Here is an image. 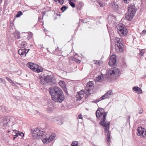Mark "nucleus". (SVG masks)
Returning <instances> with one entry per match:
<instances>
[{"label": "nucleus", "instance_id": "1", "mask_svg": "<svg viewBox=\"0 0 146 146\" xmlns=\"http://www.w3.org/2000/svg\"><path fill=\"white\" fill-rule=\"evenodd\" d=\"M52 99L54 102L61 103L64 99L62 90L57 87H51L49 89Z\"/></svg>", "mask_w": 146, "mask_h": 146}, {"label": "nucleus", "instance_id": "2", "mask_svg": "<svg viewBox=\"0 0 146 146\" xmlns=\"http://www.w3.org/2000/svg\"><path fill=\"white\" fill-rule=\"evenodd\" d=\"M107 113V112H104L102 120L100 122V124L104 127V131L106 132L107 133L106 135L107 141L108 142H109L110 141L111 132L109 130L110 128V122L107 121L105 122Z\"/></svg>", "mask_w": 146, "mask_h": 146}, {"label": "nucleus", "instance_id": "3", "mask_svg": "<svg viewBox=\"0 0 146 146\" xmlns=\"http://www.w3.org/2000/svg\"><path fill=\"white\" fill-rule=\"evenodd\" d=\"M120 75V71L119 69L117 68H115L114 70H110L108 72L107 74V77L112 76L116 77Z\"/></svg>", "mask_w": 146, "mask_h": 146}, {"label": "nucleus", "instance_id": "4", "mask_svg": "<svg viewBox=\"0 0 146 146\" xmlns=\"http://www.w3.org/2000/svg\"><path fill=\"white\" fill-rule=\"evenodd\" d=\"M56 135L54 133H52L51 135L47 134L42 139L44 143H48L52 141L55 138Z\"/></svg>", "mask_w": 146, "mask_h": 146}, {"label": "nucleus", "instance_id": "5", "mask_svg": "<svg viewBox=\"0 0 146 146\" xmlns=\"http://www.w3.org/2000/svg\"><path fill=\"white\" fill-rule=\"evenodd\" d=\"M44 80L46 83L50 85H52L56 83L54 78L52 75H48L44 77Z\"/></svg>", "mask_w": 146, "mask_h": 146}, {"label": "nucleus", "instance_id": "6", "mask_svg": "<svg viewBox=\"0 0 146 146\" xmlns=\"http://www.w3.org/2000/svg\"><path fill=\"white\" fill-rule=\"evenodd\" d=\"M31 133L32 134H34V136H36L35 137L37 138L40 137V136H42L44 134L43 132L38 129V128L31 129Z\"/></svg>", "mask_w": 146, "mask_h": 146}, {"label": "nucleus", "instance_id": "7", "mask_svg": "<svg viewBox=\"0 0 146 146\" xmlns=\"http://www.w3.org/2000/svg\"><path fill=\"white\" fill-rule=\"evenodd\" d=\"M119 27H117V31L121 36H125L127 34V31L125 28H123L120 24L118 25Z\"/></svg>", "mask_w": 146, "mask_h": 146}, {"label": "nucleus", "instance_id": "8", "mask_svg": "<svg viewBox=\"0 0 146 146\" xmlns=\"http://www.w3.org/2000/svg\"><path fill=\"white\" fill-rule=\"evenodd\" d=\"M27 65L28 67L33 70L36 71L38 73L42 71V69H39L37 67V66L36 64H34L32 63H28Z\"/></svg>", "mask_w": 146, "mask_h": 146}, {"label": "nucleus", "instance_id": "9", "mask_svg": "<svg viewBox=\"0 0 146 146\" xmlns=\"http://www.w3.org/2000/svg\"><path fill=\"white\" fill-rule=\"evenodd\" d=\"M138 133H137L138 136H141L143 137H146V131H145V129L141 127H138L137 129Z\"/></svg>", "mask_w": 146, "mask_h": 146}, {"label": "nucleus", "instance_id": "10", "mask_svg": "<svg viewBox=\"0 0 146 146\" xmlns=\"http://www.w3.org/2000/svg\"><path fill=\"white\" fill-rule=\"evenodd\" d=\"M116 62V58L115 56L113 55H111L110 58L109 64L111 66H115L117 64Z\"/></svg>", "mask_w": 146, "mask_h": 146}, {"label": "nucleus", "instance_id": "11", "mask_svg": "<svg viewBox=\"0 0 146 146\" xmlns=\"http://www.w3.org/2000/svg\"><path fill=\"white\" fill-rule=\"evenodd\" d=\"M123 47L124 46L123 44H121V45L116 44V45H115V50L116 52L117 53L121 52L123 50Z\"/></svg>", "mask_w": 146, "mask_h": 146}, {"label": "nucleus", "instance_id": "12", "mask_svg": "<svg viewBox=\"0 0 146 146\" xmlns=\"http://www.w3.org/2000/svg\"><path fill=\"white\" fill-rule=\"evenodd\" d=\"M111 7L112 9L115 11H118L119 8L118 4L114 1L111 3Z\"/></svg>", "mask_w": 146, "mask_h": 146}, {"label": "nucleus", "instance_id": "13", "mask_svg": "<svg viewBox=\"0 0 146 146\" xmlns=\"http://www.w3.org/2000/svg\"><path fill=\"white\" fill-rule=\"evenodd\" d=\"M134 16L133 14L127 11L125 14V17L127 20L131 21L133 19Z\"/></svg>", "mask_w": 146, "mask_h": 146}, {"label": "nucleus", "instance_id": "14", "mask_svg": "<svg viewBox=\"0 0 146 146\" xmlns=\"http://www.w3.org/2000/svg\"><path fill=\"white\" fill-rule=\"evenodd\" d=\"M135 7L134 5H130L128 8V11L129 13L133 14L134 16L136 12V9L135 8Z\"/></svg>", "mask_w": 146, "mask_h": 146}, {"label": "nucleus", "instance_id": "15", "mask_svg": "<svg viewBox=\"0 0 146 146\" xmlns=\"http://www.w3.org/2000/svg\"><path fill=\"white\" fill-rule=\"evenodd\" d=\"M10 118H6L2 119L0 123V125L4 127L6 126L8 122L10 121Z\"/></svg>", "mask_w": 146, "mask_h": 146}, {"label": "nucleus", "instance_id": "16", "mask_svg": "<svg viewBox=\"0 0 146 146\" xmlns=\"http://www.w3.org/2000/svg\"><path fill=\"white\" fill-rule=\"evenodd\" d=\"M59 84L62 88L64 91L66 93V94L68 93L66 90V86L65 83L64 81H60L58 83Z\"/></svg>", "mask_w": 146, "mask_h": 146}, {"label": "nucleus", "instance_id": "17", "mask_svg": "<svg viewBox=\"0 0 146 146\" xmlns=\"http://www.w3.org/2000/svg\"><path fill=\"white\" fill-rule=\"evenodd\" d=\"M27 49H19V55H20L21 56L24 57L26 55V51Z\"/></svg>", "mask_w": 146, "mask_h": 146}, {"label": "nucleus", "instance_id": "18", "mask_svg": "<svg viewBox=\"0 0 146 146\" xmlns=\"http://www.w3.org/2000/svg\"><path fill=\"white\" fill-rule=\"evenodd\" d=\"M27 46V44L25 41L19 40V48L25 49Z\"/></svg>", "mask_w": 146, "mask_h": 146}, {"label": "nucleus", "instance_id": "19", "mask_svg": "<svg viewBox=\"0 0 146 146\" xmlns=\"http://www.w3.org/2000/svg\"><path fill=\"white\" fill-rule=\"evenodd\" d=\"M114 42L115 45H116V44L121 45V44H123L122 43V39L120 38L115 37L114 39Z\"/></svg>", "mask_w": 146, "mask_h": 146}, {"label": "nucleus", "instance_id": "20", "mask_svg": "<svg viewBox=\"0 0 146 146\" xmlns=\"http://www.w3.org/2000/svg\"><path fill=\"white\" fill-rule=\"evenodd\" d=\"M113 94L111 90H110L107 92L104 95L105 98H110L111 95Z\"/></svg>", "mask_w": 146, "mask_h": 146}, {"label": "nucleus", "instance_id": "21", "mask_svg": "<svg viewBox=\"0 0 146 146\" xmlns=\"http://www.w3.org/2000/svg\"><path fill=\"white\" fill-rule=\"evenodd\" d=\"M103 76L102 74L100 75L98 77H96L95 79L96 82H101L102 80V79L103 78Z\"/></svg>", "mask_w": 146, "mask_h": 146}, {"label": "nucleus", "instance_id": "22", "mask_svg": "<svg viewBox=\"0 0 146 146\" xmlns=\"http://www.w3.org/2000/svg\"><path fill=\"white\" fill-rule=\"evenodd\" d=\"M1 109L3 112H6L7 110V108L4 106L2 105L1 106Z\"/></svg>", "mask_w": 146, "mask_h": 146}, {"label": "nucleus", "instance_id": "23", "mask_svg": "<svg viewBox=\"0 0 146 146\" xmlns=\"http://www.w3.org/2000/svg\"><path fill=\"white\" fill-rule=\"evenodd\" d=\"M103 112H99L98 111H96V115L97 118H99L103 114Z\"/></svg>", "mask_w": 146, "mask_h": 146}, {"label": "nucleus", "instance_id": "24", "mask_svg": "<svg viewBox=\"0 0 146 146\" xmlns=\"http://www.w3.org/2000/svg\"><path fill=\"white\" fill-rule=\"evenodd\" d=\"M85 91L83 90H81L80 92H78V95L80 96H81L82 97H83V95L85 94Z\"/></svg>", "mask_w": 146, "mask_h": 146}, {"label": "nucleus", "instance_id": "25", "mask_svg": "<svg viewBox=\"0 0 146 146\" xmlns=\"http://www.w3.org/2000/svg\"><path fill=\"white\" fill-rule=\"evenodd\" d=\"M78 141H74L71 144V146H78Z\"/></svg>", "mask_w": 146, "mask_h": 146}, {"label": "nucleus", "instance_id": "26", "mask_svg": "<svg viewBox=\"0 0 146 146\" xmlns=\"http://www.w3.org/2000/svg\"><path fill=\"white\" fill-rule=\"evenodd\" d=\"M93 85V82L91 81L88 82L86 84V86L90 88Z\"/></svg>", "mask_w": 146, "mask_h": 146}, {"label": "nucleus", "instance_id": "27", "mask_svg": "<svg viewBox=\"0 0 146 146\" xmlns=\"http://www.w3.org/2000/svg\"><path fill=\"white\" fill-rule=\"evenodd\" d=\"M24 136V134L23 132H20L19 131V136H20V138L19 137V138H20L21 139H23V137Z\"/></svg>", "mask_w": 146, "mask_h": 146}, {"label": "nucleus", "instance_id": "28", "mask_svg": "<svg viewBox=\"0 0 146 146\" xmlns=\"http://www.w3.org/2000/svg\"><path fill=\"white\" fill-rule=\"evenodd\" d=\"M67 9V7L65 6H63L61 8V9L62 12H64Z\"/></svg>", "mask_w": 146, "mask_h": 146}, {"label": "nucleus", "instance_id": "29", "mask_svg": "<svg viewBox=\"0 0 146 146\" xmlns=\"http://www.w3.org/2000/svg\"><path fill=\"white\" fill-rule=\"evenodd\" d=\"M133 89L136 92L138 91V90H141V89L138 87H134L133 88Z\"/></svg>", "mask_w": 146, "mask_h": 146}, {"label": "nucleus", "instance_id": "30", "mask_svg": "<svg viewBox=\"0 0 146 146\" xmlns=\"http://www.w3.org/2000/svg\"><path fill=\"white\" fill-rule=\"evenodd\" d=\"M6 79H7V80L9 82L11 83H12L13 84V85H14L15 84V83H14V82H13L12 80L10 78H8V77H6Z\"/></svg>", "mask_w": 146, "mask_h": 146}, {"label": "nucleus", "instance_id": "31", "mask_svg": "<svg viewBox=\"0 0 146 146\" xmlns=\"http://www.w3.org/2000/svg\"><path fill=\"white\" fill-rule=\"evenodd\" d=\"M144 52H145L144 50L143 49V50H141V51H140L139 54L140 56H142L143 55Z\"/></svg>", "mask_w": 146, "mask_h": 146}, {"label": "nucleus", "instance_id": "32", "mask_svg": "<svg viewBox=\"0 0 146 146\" xmlns=\"http://www.w3.org/2000/svg\"><path fill=\"white\" fill-rule=\"evenodd\" d=\"M105 96H104V95L103 96H102V97L99 98H98L97 99V102H99L100 100H104L105 99Z\"/></svg>", "mask_w": 146, "mask_h": 146}, {"label": "nucleus", "instance_id": "33", "mask_svg": "<svg viewBox=\"0 0 146 146\" xmlns=\"http://www.w3.org/2000/svg\"><path fill=\"white\" fill-rule=\"evenodd\" d=\"M104 109L100 108H99L97 110L99 112H103L104 111Z\"/></svg>", "mask_w": 146, "mask_h": 146}, {"label": "nucleus", "instance_id": "34", "mask_svg": "<svg viewBox=\"0 0 146 146\" xmlns=\"http://www.w3.org/2000/svg\"><path fill=\"white\" fill-rule=\"evenodd\" d=\"M76 97L77 98L76 100L78 101H80L81 100L82 98L83 97L81 96H79L78 95L76 96Z\"/></svg>", "mask_w": 146, "mask_h": 146}, {"label": "nucleus", "instance_id": "35", "mask_svg": "<svg viewBox=\"0 0 146 146\" xmlns=\"http://www.w3.org/2000/svg\"><path fill=\"white\" fill-rule=\"evenodd\" d=\"M45 82H46V81H45L44 80V79L43 80L42 79L41 80V79H40V83L42 85H45V84L46 83Z\"/></svg>", "mask_w": 146, "mask_h": 146}, {"label": "nucleus", "instance_id": "36", "mask_svg": "<svg viewBox=\"0 0 146 146\" xmlns=\"http://www.w3.org/2000/svg\"><path fill=\"white\" fill-rule=\"evenodd\" d=\"M70 5L73 8L75 7V4L73 2H69Z\"/></svg>", "mask_w": 146, "mask_h": 146}, {"label": "nucleus", "instance_id": "37", "mask_svg": "<svg viewBox=\"0 0 146 146\" xmlns=\"http://www.w3.org/2000/svg\"><path fill=\"white\" fill-rule=\"evenodd\" d=\"M99 4L101 7H103L105 5V4H104L101 2H99Z\"/></svg>", "mask_w": 146, "mask_h": 146}, {"label": "nucleus", "instance_id": "38", "mask_svg": "<svg viewBox=\"0 0 146 146\" xmlns=\"http://www.w3.org/2000/svg\"><path fill=\"white\" fill-rule=\"evenodd\" d=\"M28 33L29 35V38H31V37H32V35H33L32 33L30 32H28Z\"/></svg>", "mask_w": 146, "mask_h": 146}, {"label": "nucleus", "instance_id": "39", "mask_svg": "<svg viewBox=\"0 0 146 146\" xmlns=\"http://www.w3.org/2000/svg\"><path fill=\"white\" fill-rule=\"evenodd\" d=\"M61 4H62L64 2V1L63 0H59L58 1Z\"/></svg>", "mask_w": 146, "mask_h": 146}, {"label": "nucleus", "instance_id": "40", "mask_svg": "<svg viewBox=\"0 0 146 146\" xmlns=\"http://www.w3.org/2000/svg\"><path fill=\"white\" fill-rule=\"evenodd\" d=\"M23 15L21 11H19V17Z\"/></svg>", "mask_w": 146, "mask_h": 146}, {"label": "nucleus", "instance_id": "41", "mask_svg": "<svg viewBox=\"0 0 146 146\" xmlns=\"http://www.w3.org/2000/svg\"><path fill=\"white\" fill-rule=\"evenodd\" d=\"M122 64H123V66L124 67H127V65H126V64L125 62H123V63Z\"/></svg>", "mask_w": 146, "mask_h": 146}, {"label": "nucleus", "instance_id": "42", "mask_svg": "<svg viewBox=\"0 0 146 146\" xmlns=\"http://www.w3.org/2000/svg\"><path fill=\"white\" fill-rule=\"evenodd\" d=\"M143 112V110L142 109H141L140 110H139V113L140 114L142 113Z\"/></svg>", "mask_w": 146, "mask_h": 146}, {"label": "nucleus", "instance_id": "43", "mask_svg": "<svg viewBox=\"0 0 146 146\" xmlns=\"http://www.w3.org/2000/svg\"><path fill=\"white\" fill-rule=\"evenodd\" d=\"M78 117L80 119H82L83 117L81 114H80L79 116Z\"/></svg>", "mask_w": 146, "mask_h": 146}, {"label": "nucleus", "instance_id": "44", "mask_svg": "<svg viewBox=\"0 0 146 146\" xmlns=\"http://www.w3.org/2000/svg\"><path fill=\"white\" fill-rule=\"evenodd\" d=\"M92 102L96 103L97 102H97V99L94 100Z\"/></svg>", "mask_w": 146, "mask_h": 146}, {"label": "nucleus", "instance_id": "45", "mask_svg": "<svg viewBox=\"0 0 146 146\" xmlns=\"http://www.w3.org/2000/svg\"><path fill=\"white\" fill-rule=\"evenodd\" d=\"M0 81L1 82H0L3 83V82H4V80L2 78H0Z\"/></svg>", "mask_w": 146, "mask_h": 146}, {"label": "nucleus", "instance_id": "46", "mask_svg": "<svg viewBox=\"0 0 146 146\" xmlns=\"http://www.w3.org/2000/svg\"><path fill=\"white\" fill-rule=\"evenodd\" d=\"M138 93H142V90H138V91H137Z\"/></svg>", "mask_w": 146, "mask_h": 146}, {"label": "nucleus", "instance_id": "47", "mask_svg": "<svg viewBox=\"0 0 146 146\" xmlns=\"http://www.w3.org/2000/svg\"><path fill=\"white\" fill-rule=\"evenodd\" d=\"M69 1V2H72V1L75 2L76 1V0H68Z\"/></svg>", "mask_w": 146, "mask_h": 146}, {"label": "nucleus", "instance_id": "48", "mask_svg": "<svg viewBox=\"0 0 146 146\" xmlns=\"http://www.w3.org/2000/svg\"><path fill=\"white\" fill-rule=\"evenodd\" d=\"M109 16L111 17V18H113L114 19L115 18L114 16V15H109Z\"/></svg>", "mask_w": 146, "mask_h": 146}, {"label": "nucleus", "instance_id": "49", "mask_svg": "<svg viewBox=\"0 0 146 146\" xmlns=\"http://www.w3.org/2000/svg\"><path fill=\"white\" fill-rule=\"evenodd\" d=\"M142 32L144 34L146 33V30H144Z\"/></svg>", "mask_w": 146, "mask_h": 146}, {"label": "nucleus", "instance_id": "50", "mask_svg": "<svg viewBox=\"0 0 146 146\" xmlns=\"http://www.w3.org/2000/svg\"><path fill=\"white\" fill-rule=\"evenodd\" d=\"M99 63V62L98 61H96L95 63H94V64H98Z\"/></svg>", "mask_w": 146, "mask_h": 146}, {"label": "nucleus", "instance_id": "51", "mask_svg": "<svg viewBox=\"0 0 146 146\" xmlns=\"http://www.w3.org/2000/svg\"><path fill=\"white\" fill-rule=\"evenodd\" d=\"M21 38H22V37L21 36V33H19V39ZM22 38H23V37H22Z\"/></svg>", "mask_w": 146, "mask_h": 146}, {"label": "nucleus", "instance_id": "52", "mask_svg": "<svg viewBox=\"0 0 146 146\" xmlns=\"http://www.w3.org/2000/svg\"><path fill=\"white\" fill-rule=\"evenodd\" d=\"M15 17H18V12L17 13V15L15 16Z\"/></svg>", "mask_w": 146, "mask_h": 146}, {"label": "nucleus", "instance_id": "53", "mask_svg": "<svg viewBox=\"0 0 146 146\" xmlns=\"http://www.w3.org/2000/svg\"><path fill=\"white\" fill-rule=\"evenodd\" d=\"M15 136H17V137H18V133H16V134L15 135Z\"/></svg>", "mask_w": 146, "mask_h": 146}, {"label": "nucleus", "instance_id": "54", "mask_svg": "<svg viewBox=\"0 0 146 146\" xmlns=\"http://www.w3.org/2000/svg\"><path fill=\"white\" fill-rule=\"evenodd\" d=\"M112 48H113V46H112V45H111V50L112 49Z\"/></svg>", "mask_w": 146, "mask_h": 146}, {"label": "nucleus", "instance_id": "55", "mask_svg": "<svg viewBox=\"0 0 146 146\" xmlns=\"http://www.w3.org/2000/svg\"><path fill=\"white\" fill-rule=\"evenodd\" d=\"M80 60H78V61H77V62L78 63H80Z\"/></svg>", "mask_w": 146, "mask_h": 146}, {"label": "nucleus", "instance_id": "56", "mask_svg": "<svg viewBox=\"0 0 146 146\" xmlns=\"http://www.w3.org/2000/svg\"><path fill=\"white\" fill-rule=\"evenodd\" d=\"M59 0H54V1L55 2H57Z\"/></svg>", "mask_w": 146, "mask_h": 146}, {"label": "nucleus", "instance_id": "57", "mask_svg": "<svg viewBox=\"0 0 146 146\" xmlns=\"http://www.w3.org/2000/svg\"><path fill=\"white\" fill-rule=\"evenodd\" d=\"M29 49H28V51H27V52H26L27 53L29 51Z\"/></svg>", "mask_w": 146, "mask_h": 146}, {"label": "nucleus", "instance_id": "58", "mask_svg": "<svg viewBox=\"0 0 146 146\" xmlns=\"http://www.w3.org/2000/svg\"><path fill=\"white\" fill-rule=\"evenodd\" d=\"M83 22L84 23H86V22H85V21H83Z\"/></svg>", "mask_w": 146, "mask_h": 146}, {"label": "nucleus", "instance_id": "59", "mask_svg": "<svg viewBox=\"0 0 146 146\" xmlns=\"http://www.w3.org/2000/svg\"><path fill=\"white\" fill-rule=\"evenodd\" d=\"M83 22L84 23H86V22H85V21H83Z\"/></svg>", "mask_w": 146, "mask_h": 146}, {"label": "nucleus", "instance_id": "60", "mask_svg": "<svg viewBox=\"0 0 146 146\" xmlns=\"http://www.w3.org/2000/svg\"><path fill=\"white\" fill-rule=\"evenodd\" d=\"M16 138V137H14V138H13V139H15Z\"/></svg>", "mask_w": 146, "mask_h": 146}, {"label": "nucleus", "instance_id": "61", "mask_svg": "<svg viewBox=\"0 0 146 146\" xmlns=\"http://www.w3.org/2000/svg\"><path fill=\"white\" fill-rule=\"evenodd\" d=\"M80 20H81V19H80ZM81 21H82V19H81Z\"/></svg>", "mask_w": 146, "mask_h": 146}, {"label": "nucleus", "instance_id": "62", "mask_svg": "<svg viewBox=\"0 0 146 146\" xmlns=\"http://www.w3.org/2000/svg\"><path fill=\"white\" fill-rule=\"evenodd\" d=\"M18 36H17V37L16 38H18Z\"/></svg>", "mask_w": 146, "mask_h": 146}, {"label": "nucleus", "instance_id": "63", "mask_svg": "<svg viewBox=\"0 0 146 146\" xmlns=\"http://www.w3.org/2000/svg\"><path fill=\"white\" fill-rule=\"evenodd\" d=\"M15 131H16V130H15ZM18 131V132H19L18 131Z\"/></svg>", "mask_w": 146, "mask_h": 146}, {"label": "nucleus", "instance_id": "64", "mask_svg": "<svg viewBox=\"0 0 146 146\" xmlns=\"http://www.w3.org/2000/svg\"><path fill=\"white\" fill-rule=\"evenodd\" d=\"M28 146H29V145H28Z\"/></svg>", "mask_w": 146, "mask_h": 146}]
</instances>
